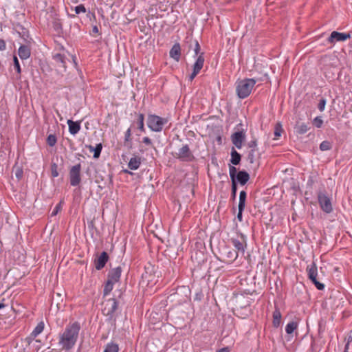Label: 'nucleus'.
Returning <instances> with one entry per match:
<instances>
[{
  "mask_svg": "<svg viewBox=\"0 0 352 352\" xmlns=\"http://www.w3.org/2000/svg\"><path fill=\"white\" fill-rule=\"evenodd\" d=\"M57 142V139L55 135L50 134L47 138V144L50 146H54Z\"/></svg>",
  "mask_w": 352,
  "mask_h": 352,
  "instance_id": "obj_33",
  "label": "nucleus"
},
{
  "mask_svg": "<svg viewBox=\"0 0 352 352\" xmlns=\"http://www.w3.org/2000/svg\"><path fill=\"white\" fill-rule=\"evenodd\" d=\"M74 10L76 14H80V13H85L86 12V8L82 4H80L74 8Z\"/></svg>",
  "mask_w": 352,
  "mask_h": 352,
  "instance_id": "obj_39",
  "label": "nucleus"
},
{
  "mask_svg": "<svg viewBox=\"0 0 352 352\" xmlns=\"http://www.w3.org/2000/svg\"><path fill=\"white\" fill-rule=\"evenodd\" d=\"M239 197H242L243 198L246 199V197H247L246 192L244 190L241 191L239 193Z\"/></svg>",
  "mask_w": 352,
  "mask_h": 352,
  "instance_id": "obj_52",
  "label": "nucleus"
},
{
  "mask_svg": "<svg viewBox=\"0 0 352 352\" xmlns=\"http://www.w3.org/2000/svg\"><path fill=\"white\" fill-rule=\"evenodd\" d=\"M44 327H45V324L43 321L38 322L37 324V325L36 326V327L32 331V332L31 333V335H30L31 337L32 338H34L36 336H38L43 331Z\"/></svg>",
  "mask_w": 352,
  "mask_h": 352,
  "instance_id": "obj_25",
  "label": "nucleus"
},
{
  "mask_svg": "<svg viewBox=\"0 0 352 352\" xmlns=\"http://www.w3.org/2000/svg\"><path fill=\"white\" fill-rule=\"evenodd\" d=\"M350 38L351 34L349 33H342L338 32L337 31H333L327 39V42L331 45H333L336 42L345 41Z\"/></svg>",
  "mask_w": 352,
  "mask_h": 352,
  "instance_id": "obj_11",
  "label": "nucleus"
},
{
  "mask_svg": "<svg viewBox=\"0 0 352 352\" xmlns=\"http://www.w3.org/2000/svg\"><path fill=\"white\" fill-rule=\"evenodd\" d=\"M250 179V175L245 170H240L238 172L236 177V182L237 181L241 185H245Z\"/></svg>",
  "mask_w": 352,
  "mask_h": 352,
  "instance_id": "obj_19",
  "label": "nucleus"
},
{
  "mask_svg": "<svg viewBox=\"0 0 352 352\" xmlns=\"http://www.w3.org/2000/svg\"><path fill=\"white\" fill-rule=\"evenodd\" d=\"M177 157L184 162H191L194 160V156L190 150L188 144L183 145L178 151Z\"/></svg>",
  "mask_w": 352,
  "mask_h": 352,
  "instance_id": "obj_12",
  "label": "nucleus"
},
{
  "mask_svg": "<svg viewBox=\"0 0 352 352\" xmlns=\"http://www.w3.org/2000/svg\"><path fill=\"white\" fill-rule=\"evenodd\" d=\"M4 307V305L3 303H0V309Z\"/></svg>",
  "mask_w": 352,
  "mask_h": 352,
  "instance_id": "obj_56",
  "label": "nucleus"
},
{
  "mask_svg": "<svg viewBox=\"0 0 352 352\" xmlns=\"http://www.w3.org/2000/svg\"><path fill=\"white\" fill-rule=\"evenodd\" d=\"M13 61H14V68L16 70L18 74H20L21 72V66H20L19 60L16 56H14Z\"/></svg>",
  "mask_w": 352,
  "mask_h": 352,
  "instance_id": "obj_38",
  "label": "nucleus"
},
{
  "mask_svg": "<svg viewBox=\"0 0 352 352\" xmlns=\"http://www.w3.org/2000/svg\"><path fill=\"white\" fill-rule=\"evenodd\" d=\"M131 129L129 128L124 133V141L129 142L131 140Z\"/></svg>",
  "mask_w": 352,
  "mask_h": 352,
  "instance_id": "obj_44",
  "label": "nucleus"
},
{
  "mask_svg": "<svg viewBox=\"0 0 352 352\" xmlns=\"http://www.w3.org/2000/svg\"><path fill=\"white\" fill-rule=\"evenodd\" d=\"M115 283L107 280L103 289L104 296H107L113 290Z\"/></svg>",
  "mask_w": 352,
  "mask_h": 352,
  "instance_id": "obj_27",
  "label": "nucleus"
},
{
  "mask_svg": "<svg viewBox=\"0 0 352 352\" xmlns=\"http://www.w3.org/2000/svg\"><path fill=\"white\" fill-rule=\"evenodd\" d=\"M257 80L254 78H245L236 82V92L241 99L246 98L251 94Z\"/></svg>",
  "mask_w": 352,
  "mask_h": 352,
  "instance_id": "obj_4",
  "label": "nucleus"
},
{
  "mask_svg": "<svg viewBox=\"0 0 352 352\" xmlns=\"http://www.w3.org/2000/svg\"><path fill=\"white\" fill-rule=\"evenodd\" d=\"M168 122V118L160 117L153 113H148L147 116L146 124L151 131L161 132Z\"/></svg>",
  "mask_w": 352,
  "mask_h": 352,
  "instance_id": "obj_5",
  "label": "nucleus"
},
{
  "mask_svg": "<svg viewBox=\"0 0 352 352\" xmlns=\"http://www.w3.org/2000/svg\"><path fill=\"white\" fill-rule=\"evenodd\" d=\"M307 117V109L304 106L302 107L300 103L298 104L295 109V118L296 120L294 129L296 133L301 135L307 131L308 128L305 122Z\"/></svg>",
  "mask_w": 352,
  "mask_h": 352,
  "instance_id": "obj_2",
  "label": "nucleus"
},
{
  "mask_svg": "<svg viewBox=\"0 0 352 352\" xmlns=\"http://www.w3.org/2000/svg\"><path fill=\"white\" fill-rule=\"evenodd\" d=\"M318 201L320 209L325 213L329 214L333 211L331 198L325 191H320L318 193Z\"/></svg>",
  "mask_w": 352,
  "mask_h": 352,
  "instance_id": "obj_6",
  "label": "nucleus"
},
{
  "mask_svg": "<svg viewBox=\"0 0 352 352\" xmlns=\"http://www.w3.org/2000/svg\"><path fill=\"white\" fill-rule=\"evenodd\" d=\"M237 170L234 166H229V175L232 182H236V177L237 175Z\"/></svg>",
  "mask_w": 352,
  "mask_h": 352,
  "instance_id": "obj_30",
  "label": "nucleus"
},
{
  "mask_svg": "<svg viewBox=\"0 0 352 352\" xmlns=\"http://www.w3.org/2000/svg\"><path fill=\"white\" fill-rule=\"evenodd\" d=\"M254 151H255L254 149H252V151L249 153V159H250L251 163L253 162V157H254Z\"/></svg>",
  "mask_w": 352,
  "mask_h": 352,
  "instance_id": "obj_50",
  "label": "nucleus"
},
{
  "mask_svg": "<svg viewBox=\"0 0 352 352\" xmlns=\"http://www.w3.org/2000/svg\"><path fill=\"white\" fill-rule=\"evenodd\" d=\"M118 307V302L116 298H109L104 302L102 309L103 314L108 316L109 320H111L115 315Z\"/></svg>",
  "mask_w": 352,
  "mask_h": 352,
  "instance_id": "obj_7",
  "label": "nucleus"
},
{
  "mask_svg": "<svg viewBox=\"0 0 352 352\" xmlns=\"http://www.w3.org/2000/svg\"><path fill=\"white\" fill-rule=\"evenodd\" d=\"M238 210H239V212H238V214H237V219L239 221H242L243 220V211L244 210V208H242L241 209V208H238Z\"/></svg>",
  "mask_w": 352,
  "mask_h": 352,
  "instance_id": "obj_47",
  "label": "nucleus"
},
{
  "mask_svg": "<svg viewBox=\"0 0 352 352\" xmlns=\"http://www.w3.org/2000/svg\"><path fill=\"white\" fill-rule=\"evenodd\" d=\"M326 103H327V100H326L325 98H321L319 100V102H318V104L317 107H318V109H319V111L320 112H322V111H323L324 110Z\"/></svg>",
  "mask_w": 352,
  "mask_h": 352,
  "instance_id": "obj_36",
  "label": "nucleus"
},
{
  "mask_svg": "<svg viewBox=\"0 0 352 352\" xmlns=\"http://www.w3.org/2000/svg\"><path fill=\"white\" fill-rule=\"evenodd\" d=\"M230 351V349L229 347H223V348H221L220 349H219L217 352H229Z\"/></svg>",
  "mask_w": 352,
  "mask_h": 352,
  "instance_id": "obj_51",
  "label": "nucleus"
},
{
  "mask_svg": "<svg viewBox=\"0 0 352 352\" xmlns=\"http://www.w3.org/2000/svg\"><path fill=\"white\" fill-rule=\"evenodd\" d=\"M61 208H62L61 207V202H60L53 209V210H52V212L51 213V216H52V217L56 216L59 212V211L61 210Z\"/></svg>",
  "mask_w": 352,
  "mask_h": 352,
  "instance_id": "obj_42",
  "label": "nucleus"
},
{
  "mask_svg": "<svg viewBox=\"0 0 352 352\" xmlns=\"http://www.w3.org/2000/svg\"><path fill=\"white\" fill-rule=\"evenodd\" d=\"M80 324L78 322L68 324L58 335V344L60 349L69 351L75 346L79 336Z\"/></svg>",
  "mask_w": 352,
  "mask_h": 352,
  "instance_id": "obj_1",
  "label": "nucleus"
},
{
  "mask_svg": "<svg viewBox=\"0 0 352 352\" xmlns=\"http://www.w3.org/2000/svg\"><path fill=\"white\" fill-rule=\"evenodd\" d=\"M237 191V186L236 182H232V197L235 199Z\"/></svg>",
  "mask_w": 352,
  "mask_h": 352,
  "instance_id": "obj_43",
  "label": "nucleus"
},
{
  "mask_svg": "<svg viewBox=\"0 0 352 352\" xmlns=\"http://www.w3.org/2000/svg\"><path fill=\"white\" fill-rule=\"evenodd\" d=\"M248 146L255 150V148L257 146V141L256 140H251L248 143Z\"/></svg>",
  "mask_w": 352,
  "mask_h": 352,
  "instance_id": "obj_46",
  "label": "nucleus"
},
{
  "mask_svg": "<svg viewBox=\"0 0 352 352\" xmlns=\"http://www.w3.org/2000/svg\"><path fill=\"white\" fill-rule=\"evenodd\" d=\"M296 328H297V323L296 322L292 321L286 325L285 331L287 334H291L294 331V330Z\"/></svg>",
  "mask_w": 352,
  "mask_h": 352,
  "instance_id": "obj_29",
  "label": "nucleus"
},
{
  "mask_svg": "<svg viewBox=\"0 0 352 352\" xmlns=\"http://www.w3.org/2000/svg\"><path fill=\"white\" fill-rule=\"evenodd\" d=\"M118 351H119L118 344L113 342H111L107 343L105 345L103 352H118Z\"/></svg>",
  "mask_w": 352,
  "mask_h": 352,
  "instance_id": "obj_26",
  "label": "nucleus"
},
{
  "mask_svg": "<svg viewBox=\"0 0 352 352\" xmlns=\"http://www.w3.org/2000/svg\"><path fill=\"white\" fill-rule=\"evenodd\" d=\"M232 144L238 148H242L243 142L245 139V134L243 131L234 133L231 136Z\"/></svg>",
  "mask_w": 352,
  "mask_h": 352,
  "instance_id": "obj_13",
  "label": "nucleus"
},
{
  "mask_svg": "<svg viewBox=\"0 0 352 352\" xmlns=\"http://www.w3.org/2000/svg\"><path fill=\"white\" fill-rule=\"evenodd\" d=\"M142 142L146 145H151L152 141L148 137H144L142 139Z\"/></svg>",
  "mask_w": 352,
  "mask_h": 352,
  "instance_id": "obj_49",
  "label": "nucleus"
},
{
  "mask_svg": "<svg viewBox=\"0 0 352 352\" xmlns=\"http://www.w3.org/2000/svg\"><path fill=\"white\" fill-rule=\"evenodd\" d=\"M141 164L140 157L135 156L130 159L128 167L131 170H137Z\"/></svg>",
  "mask_w": 352,
  "mask_h": 352,
  "instance_id": "obj_20",
  "label": "nucleus"
},
{
  "mask_svg": "<svg viewBox=\"0 0 352 352\" xmlns=\"http://www.w3.org/2000/svg\"><path fill=\"white\" fill-rule=\"evenodd\" d=\"M51 173L53 177H57L58 176V165L56 163H53L51 165Z\"/></svg>",
  "mask_w": 352,
  "mask_h": 352,
  "instance_id": "obj_37",
  "label": "nucleus"
},
{
  "mask_svg": "<svg viewBox=\"0 0 352 352\" xmlns=\"http://www.w3.org/2000/svg\"><path fill=\"white\" fill-rule=\"evenodd\" d=\"M53 58L56 62L60 63L63 67L66 68L67 58L65 55L57 53L53 56Z\"/></svg>",
  "mask_w": 352,
  "mask_h": 352,
  "instance_id": "obj_23",
  "label": "nucleus"
},
{
  "mask_svg": "<svg viewBox=\"0 0 352 352\" xmlns=\"http://www.w3.org/2000/svg\"><path fill=\"white\" fill-rule=\"evenodd\" d=\"M14 174H15V176L17 178V179L20 180L23 177V171L22 168L17 167L15 169Z\"/></svg>",
  "mask_w": 352,
  "mask_h": 352,
  "instance_id": "obj_40",
  "label": "nucleus"
},
{
  "mask_svg": "<svg viewBox=\"0 0 352 352\" xmlns=\"http://www.w3.org/2000/svg\"><path fill=\"white\" fill-rule=\"evenodd\" d=\"M230 241L237 252L244 254L247 248V237L243 234H240L239 238H232Z\"/></svg>",
  "mask_w": 352,
  "mask_h": 352,
  "instance_id": "obj_9",
  "label": "nucleus"
},
{
  "mask_svg": "<svg viewBox=\"0 0 352 352\" xmlns=\"http://www.w3.org/2000/svg\"><path fill=\"white\" fill-rule=\"evenodd\" d=\"M93 32H98V28L96 26H94L93 28Z\"/></svg>",
  "mask_w": 352,
  "mask_h": 352,
  "instance_id": "obj_54",
  "label": "nucleus"
},
{
  "mask_svg": "<svg viewBox=\"0 0 352 352\" xmlns=\"http://www.w3.org/2000/svg\"><path fill=\"white\" fill-rule=\"evenodd\" d=\"M331 143L327 140L322 142L320 144V149L322 151H329L331 148Z\"/></svg>",
  "mask_w": 352,
  "mask_h": 352,
  "instance_id": "obj_32",
  "label": "nucleus"
},
{
  "mask_svg": "<svg viewBox=\"0 0 352 352\" xmlns=\"http://www.w3.org/2000/svg\"><path fill=\"white\" fill-rule=\"evenodd\" d=\"M245 200H246V199L243 198L242 197H239V201L238 208H241V209L245 208Z\"/></svg>",
  "mask_w": 352,
  "mask_h": 352,
  "instance_id": "obj_45",
  "label": "nucleus"
},
{
  "mask_svg": "<svg viewBox=\"0 0 352 352\" xmlns=\"http://www.w3.org/2000/svg\"><path fill=\"white\" fill-rule=\"evenodd\" d=\"M69 127V132L72 135L77 134L80 130V122H74L72 120H68L67 122Z\"/></svg>",
  "mask_w": 352,
  "mask_h": 352,
  "instance_id": "obj_17",
  "label": "nucleus"
},
{
  "mask_svg": "<svg viewBox=\"0 0 352 352\" xmlns=\"http://www.w3.org/2000/svg\"><path fill=\"white\" fill-rule=\"evenodd\" d=\"M312 124L313 125L318 128V129H320L322 126V124H323V120L322 119V117L321 116H317L313 120H312Z\"/></svg>",
  "mask_w": 352,
  "mask_h": 352,
  "instance_id": "obj_31",
  "label": "nucleus"
},
{
  "mask_svg": "<svg viewBox=\"0 0 352 352\" xmlns=\"http://www.w3.org/2000/svg\"><path fill=\"white\" fill-rule=\"evenodd\" d=\"M6 49V44L3 39L0 38V51H4Z\"/></svg>",
  "mask_w": 352,
  "mask_h": 352,
  "instance_id": "obj_48",
  "label": "nucleus"
},
{
  "mask_svg": "<svg viewBox=\"0 0 352 352\" xmlns=\"http://www.w3.org/2000/svg\"><path fill=\"white\" fill-rule=\"evenodd\" d=\"M72 60H73L74 64L75 65V66H76L77 65V63L76 62V57L75 56H72Z\"/></svg>",
  "mask_w": 352,
  "mask_h": 352,
  "instance_id": "obj_53",
  "label": "nucleus"
},
{
  "mask_svg": "<svg viewBox=\"0 0 352 352\" xmlns=\"http://www.w3.org/2000/svg\"><path fill=\"white\" fill-rule=\"evenodd\" d=\"M72 3H77L78 2H79L80 0H69Z\"/></svg>",
  "mask_w": 352,
  "mask_h": 352,
  "instance_id": "obj_55",
  "label": "nucleus"
},
{
  "mask_svg": "<svg viewBox=\"0 0 352 352\" xmlns=\"http://www.w3.org/2000/svg\"><path fill=\"white\" fill-rule=\"evenodd\" d=\"M352 342V330L350 331V334L347 338V342L344 346V352H349V344Z\"/></svg>",
  "mask_w": 352,
  "mask_h": 352,
  "instance_id": "obj_41",
  "label": "nucleus"
},
{
  "mask_svg": "<svg viewBox=\"0 0 352 352\" xmlns=\"http://www.w3.org/2000/svg\"><path fill=\"white\" fill-rule=\"evenodd\" d=\"M144 121V114L143 113H139L138 114V118L137 123H138V129H140V131H141L142 132L145 131Z\"/></svg>",
  "mask_w": 352,
  "mask_h": 352,
  "instance_id": "obj_28",
  "label": "nucleus"
},
{
  "mask_svg": "<svg viewBox=\"0 0 352 352\" xmlns=\"http://www.w3.org/2000/svg\"><path fill=\"white\" fill-rule=\"evenodd\" d=\"M227 258L231 259L232 261H235L238 256L239 253L236 251H228L226 254Z\"/></svg>",
  "mask_w": 352,
  "mask_h": 352,
  "instance_id": "obj_35",
  "label": "nucleus"
},
{
  "mask_svg": "<svg viewBox=\"0 0 352 352\" xmlns=\"http://www.w3.org/2000/svg\"><path fill=\"white\" fill-rule=\"evenodd\" d=\"M281 133H282V127L280 124H277L275 126L274 132V139L275 140L278 139L281 135Z\"/></svg>",
  "mask_w": 352,
  "mask_h": 352,
  "instance_id": "obj_34",
  "label": "nucleus"
},
{
  "mask_svg": "<svg viewBox=\"0 0 352 352\" xmlns=\"http://www.w3.org/2000/svg\"><path fill=\"white\" fill-rule=\"evenodd\" d=\"M309 186H310L314 182L311 179H309Z\"/></svg>",
  "mask_w": 352,
  "mask_h": 352,
  "instance_id": "obj_57",
  "label": "nucleus"
},
{
  "mask_svg": "<svg viewBox=\"0 0 352 352\" xmlns=\"http://www.w3.org/2000/svg\"><path fill=\"white\" fill-rule=\"evenodd\" d=\"M194 52L195 61L192 65V72L189 76V80L192 81L196 76L200 72L204 65V53L201 52V47L197 40L194 41Z\"/></svg>",
  "mask_w": 352,
  "mask_h": 352,
  "instance_id": "obj_3",
  "label": "nucleus"
},
{
  "mask_svg": "<svg viewBox=\"0 0 352 352\" xmlns=\"http://www.w3.org/2000/svg\"><path fill=\"white\" fill-rule=\"evenodd\" d=\"M273 326L276 328L278 327L281 323V314L278 308H276L273 312Z\"/></svg>",
  "mask_w": 352,
  "mask_h": 352,
  "instance_id": "obj_21",
  "label": "nucleus"
},
{
  "mask_svg": "<svg viewBox=\"0 0 352 352\" xmlns=\"http://www.w3.org/2000/svg\"><path fill=\"white\" fill-rule=\"evenodd\" d=\"M18 54L21 59L26 60L30 56V48L28 45H22L18 50Z\"/></svg>",
  "mask_w": 352,
  "mask_h": 352,
  "instance_id": "obj_18",
  "label": "nucleus"
},
{
  "mask_svg": "<svg viewBox=\"0 0 352 352\" xmlns=\"http://www.w3.org/2000/svg\"><path fill=\"white\" fill-rule=\"evenodd\" d=\"M109 260V255L106 252H102L94 261L95 267L97 270H102Z\"/></svg>",
  "mask_w": 352,
  "mask_h": 352,
  "instance_id": "obj_15",
  "label": "nucleus"
},
{
  "mask_svg": "<svg viewBox=\"0 0 352 352\" xmlns=\"http://www.w3.org/2000/svg\"><path fill=\"white\" fill-rule=\"evenodd\" d=\"M81 165L80 164L73 166L69 170V181L72 186H78L81 181L80 177Z\"/></svg>",
  "mask_w": 352,
  "mask_h": 352,
  "instance_id": "obj_8",
  "label": "nucleus"
},
{
  "mask_svg": "<svg viewBox=\"0 0 352 352\" xmlns=\"http://www.w3.org/2000/svg\"><path fill=\"white\" fill-rule=\"evenodd\" d=\"M265 77L266 78H268V75H267V74H265Z\"/></svg>",
  "mask_w": 352,
  "mask_h": 352,
  "instance_id": "obj_58",
  "label": "nucleus"
},
{
  "mask_svg": "<svg viewBox=\"0 0 352 352\" xmlns=\"http://www.w3.org/2000/svg\"><path fill=\"white\" fill-rule=\"evenodd\" d=\"M122 274V268L118 266L109 270L107 280L116 283L119 282Z\"/></svg>",
  "mask_w": 352,
  "mask_h": 352,
  "instance_id": "obj_14",
  "label": "nucleus"
},
{
  "mask_svg": "<svg viewBox=\"0 0 352 352\" xmlns=\"http://www.w3.org/2000/svg\"><path fill=\"white\" fill-rule=\"evenodd\" d=\"M309 280L314 284L318 290L324 289V284L320 282V278L318 276L317 267L314 262H313L311 267H309Z\"/></svg>",
  "mask_w": 352,
  "mask_h": 352,
  "instance_id": "obj_10",
  "label": "nucleus"
},
{
  "mask_svg": "<svg viewBox=\"0 0 352 352\" xmlns=\"http://www.w3.org/2000/svg\"><path fill=\"white\" fill-rule=\"evenodd\" d=\"M170 56L176 61H179L181 56V47L180 45L177 43L173 45L169 52Z\"/></svg>",
  "mask_w": 352,
  "mask_h": 352,
  "instance_id": "obj_16",
  "label": "nucleus"
},
{
  "mask_svg": "<svg viewBox=\"0 0 352 352\" xmlns=\"http://www.w3.org/2000/svg\"><path fill=\"white\" fill-rule=\"evenodd\" d=\"M87 147L89 151L94 152V158H98L100 157L102 148V146L100 143L96 144L95 147L91 145H89Z\"/></svg>",
  "mask_w": 352,
  "mask_h": 352,
  "instance_id": "obj_24",
  "label": "nucleus"
},
{
  "mask_svg": "<svg viewBox=\"0 0 352 352\" xmlns=\"http://www.w3.org/2000/svg\"><path fill=\"white\" fill-rule=\"evenodd\" d=\"M231 158L230 160V162L233 165H238L241 159V155L234 149V148H232L231 153H230Z\"/></svg>",
  "mask_w": 352,
  "mask_h": 352,
  "instance_id": "obj_22",
  "label": "nucleus"
}]
</instances>
